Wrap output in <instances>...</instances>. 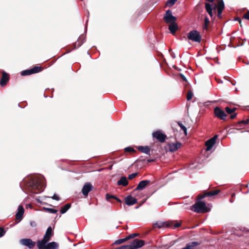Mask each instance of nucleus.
Instances as JSON below:
<instances>
[{"label": "nucleus", "instance_id": "nucleus-28", "mask_svg": "<svg viewBox=\"0 0 249 249\" xmlns=\"http://www.w3.org/2000/svg\"><path fill=\"white\" fill-rule=\"evenodd\" d=\"M227 117L226 113L221 109L219 108V118L225 120Z\"/></svg>", "mask_w": 249, "mask_h": 249}, {"label": "nucleus", "instance_id": "nucleus-6", "mask_svg": "<svg viewBox=\"0 0 249 249\" xmlns=\"http://www.w3.org/2000/svg\"><path fill=\"white\" fill-rule=\"evenodd\" d=\"M53 235V229L51 227H49L46 231L43 238L41 240H38L37 243H47Z\"/></svg>", "mask_w": 249, "mask_h": 249}, {"label": "nucleus", "instance_id": "nucleus-32", "mask_svg": "<svg viewBox=\"0 0 249 249\" xmlns=\"http://www.w3.org/2000/svg\"><path fill=\"white\" fill-rule=\"evenodd\" d=\"M124 152L132 153V152H135L136 150L132 147H127L124 149Z\"/></svg>", "mask_w": 249, "mask_h": 249}, {"label": "nucleus", "instance_id": "nucleus-31", "mask_svg": "<svg viewBox=\"0 0 249 249\" xmlns=\"http://www.w3.org/2000/svg\"><path fill=\"white\" fill-rule=\"evenodd\" d=\"M193 96V93L192 91L191 90H189L188 91L187 94V97H186L187 100L188 101H190V100L192 99Z\"/></svg>", "mask_w": 249, "mask_h": 249}, {"label": "nucleus", "instance_id": "nucleus-46", "mask_svg": "<svg viewBox=\"0 0 249 249\" xmlns=\"http://www.w3.org/2000/svg\"><path fill=\"white\" fill-rule=\"evenodd\" d=\"M236 115H237L236 113H234V114H231V115L230 118H231V119H234V118H235V117L236 116Z\"/></svg>", "mask_w": 249, "mask_h": 249}, {"label": "nucleus", "instance_id": "nucleus-15", "mask_svg": "<svg viewBox=\"0 0 249 249\" xmlns=\"http://www.w3.org/2000/svg\"><path fill=\"white\" fill-rule=\"evenodd\" d=\"M93 189V186L89 182L86 183L83 187L82 189V194L87 196L88 195L89 193Z\"/></svg>", "mask_w": 249, "mask_h": 249}, {"label": "nucleus", "instance_id": "nucleus-35", "mask_svg": "<svg viewBox=\"0 0 249 249\" xmlns=\"http://www.w3.org/2000/svg\"><path fill=\"white\" fill-rule=\"evenodd\" d=\"M177 1L175 0H168L166 2V5L169 7L172 6Z\"/></svg>", "mask_w": 249, "mask_h": 249}, {"label": "nucleus", "instance_id": "nucleus-43", "mask_svg": "<svg viewBox=\"0 0 249 249\" xmlns=\"http://www.w3.org/2000/svg\"><path fill=\"white\" fill-rule=\"evenodd\" d=\"M52 198L53 199L56 200H59L60 199L59 197L56 195V194H54L53 196L52 197Z\"/></svg>", "mask_w": 249, "mask_h": 249}, {"label": "nucleus", "instance_id": "nucleus-51", "mask_svg": "<svg viewBox=\"0 0 249 249\" xmlns=\"http://www.w3.org/2000/svg\"><path fill=\"white\" fill-rule=\"evenodd\" d=\"M218 83H219V84L220 83H222V81L221 80H219Z\"/></svg>", "mask_w": 249, "mask_h": 249}, {"label": "nucleus", "instance_id": "nucleus-17", "mask_svg": "<svg viewBox=\"0 0 249 249\" xmlns=\"http://www.w3.org/2000/svg\"><path fill=\"white\" fill-rule=\"evenodd\" d=\"M150 182L149 180H143L140 181L137 187L136 188V190H142L144 189Z\"/></svg>", "mask_w": 249, "mask_h": 249}, {"label": "nucleus", "instance_id": "nucleus-47", "mask_svg": "<svg viewBox=\"0 0 249 249\" xmlns=\"http://www.w3.org/2000/svg\"><path fill=\"white\" fill-rule=\"evenodd\" d=\"M209 23V18L207 17H206L205 18V24H207Z\"/></svg>", "mask_w": 249, "mask_h": 249}, {"label": "nucleus", "instance_id": "nucleus-16", "mask_svg": "<svg viewBox=\"0 0 249 249\" xmlns=\"http://www.w3.org/2000/svg\"><path fill=\"white\" fill-rule=\"evenodd\" d=\"M9 80V75L5 72H3L0 79V85L2 87L5 86Z\"/></svg>", "mask_w": 249, "mask_h": 249}, {"label": "nucleus", "instance_id": "nucleus-34", "mask_svg": "<svg viewBox=\"0 0 249 249\" xmlns=\"http://www.w3.org/2000/svg\"><path fill=\"white\" fill-rule=\"evenodd\" d=\"M177 1L175 0H168L166 2V5L169 7L172 6Z\"/></svg>", "mask_w": 249, "mask_h": 249}, {"label": "nucleus", "instance_id": "nucleus-3", "mask_svg": "<svg viewBox=\"0 0 249 249\" xmlns=\"http://www.w3.org/2000/svg\"><path fill=\"white\" fill-rule=\"evenodd\" d=\"M181 226V224L179 222H176L174 224V221H169L167 222H157L154 224V227H158V228H161L163 227H172L173 229H176Z\"/></svg>", "mask_w": 249, "mask_h": 249}, {"label": "nucleus", "instance_id": "nucleus-19", "mask_svg": "<svg viewBox=\"0 0 249 249\" xmlns=\"http://www.w3.org/2000/svg\"><path fill=\"white\" fill-rule=\"evenodd\" d=\"M125 202L127 205L131 206L137 203V199L129 195L125 198Z\"/></svg>", "mask_w": 249, "mask_h": 249}, {"label": "nucleus", "instance_id": "nucleus-40", "mask_svg": "<svg viewBox=\"0 0 249 249\" xmlns=\"http://www.w3.org/2000/svg\"><path fill=\"white\" fill-rule=\"evenodd\" d=\"M214 113L215 116L218 117V106L214 107Z\"/></svg>", "mask_w": 249, "mask_h": 249}, {"label": "nucleus", "instance_id": "nucleus-14", "mask_svg": "<svg viewBox=\"0 0 249 249\" xmlns=\"http://www.w3.org/2000/svg\"><path fill=\"white\" fill-rule=\"evenodd\" d=\"M20 243L27 247L29 249H32L36 245V243L29 238H24L20 241Z\"/></svg>", "mask_w": 249, "mask_h": 249}, {"label": "nucleus", "instance_id": "nucleus-5", "mask_svg": "<svg viewBox=\"0 0 249 249\" xmlns=\"http://www.w3.org/2000/svg\"><path fill=\"white\" fill-rule=\"evenodd\" d=\"M144 241L135 239L131 241L130 244L127 245V246L128 247V249H137L142 247L144 245Z\"/></svg>", "mask_w": 249, "mask_h": 249}, {"label": "nucleus", "instance_id": "nucleus-9", "mask_svg": "<svg viewBox=\"0 0 249 249\" xmlns=\"http://www.w3.org/2000/svg\"><path fill=\"white\" fill-rule=\"evenodd\" d=\"M154 138L157 139L160 142H164L167 138L166 135L161 130H157L152 133Z\"/></svg>", "mask_w": 249, "mask_h": 249}, {"label": "nucleus", "instance_id": "nucleus-53", "mask_svg": "<svg viewBox=\"0 0 249 249\" xmlns=\"http://www.w3.org/2000/svg\"><path fill=\"white\" fill-rule=\"evenodd\" d=\"M216 50L218 49V46H217L216 48Z\"/></svg>", "mask_w": 249, "mask_h": 249}, {"label": "nucleus", "instance_id": "nucleus-21", "mask_svg": "<svg viewBox=\"0 0 249 249\" xmlns=\"http://www.w3.org/2000/svg\"><path fill=\"white\" fill-rule=\"evenodd\" d=\"M18 210V212L16 214V218L17 220H19V221H20L24 213V209L21 205H19Z\"/></svg>", "mask_w": 249, "mask_h": 249}, {"label": "nucleus", "instance_id": "nucleus-33", "mask_svg": "<svg viewBox=\"0 0 249 249\" xmlns=\"http://www.w3.org/2000/svg\"><path fill=\"white\" fill-rule=\"evenodd\" d=\"M44 210H45L47 212L52 213H55L57 212V210L52 209V208H44Z\"/></svg>", "mask_w": 249, "mask_h": 249}, {"label": "nucleus", "instance_id": "nucleus-39", "mask_svg": "<svg viewBox=\"0 0 249 249\" xmlns=\"http://www.w3.org/2000/svg\"><path fill=\"white\" fill-rule=\"evenodd\" d=\"M249 122V119H247L246 120L241 121L239 122V123L240 124H248Z\"/></svg>", "mask_w": 249, "mask_h": 249}, {"label": "nucleus", "instance_id": "nucleus-24", "mask_svg": "<svg viewBox=\"0 0 249 249\" xmlns=\"http://www.w3.org/2000/svg\"><path fill=\"white\" fill-rule=\"evenodd\" d=\"M178 29V26L175 22L170 23L169 26V30L173 35H174L176 33Z\"/></svg>", "mask_w": 249, "mask_h": 249}, {"label": "nucleus", "instance_id": "nucleus-4", "mask_svg": "<svg viewBox=\"0 0 249 249\" xmlns=\"http://www.w3.org/2000/svg\"><path fill=\"white\" fill-rule=\"evenodd\" d=\"M187 37L193 41L200 43L201 41V36L196 30H194L187 34Z\"/></svg>", "mask_w": 249, "mask_h": 249}, {"label": "nucleus", "instance_id": "nucleus-12", "mask_svg": "<svg viewBox=\"0 0 249 249\" xmlns=\"http://www.w3.org/2000/svg\"><path fill=\"white\" fill-rule=\"evenodd\" d=\"M217 137L218 135H215L214 137L209 139L205 142V145L206 146V150L207 151H210L212 149L213 145L215 143Z\"/></svg>", "mask_w": 249, "mask_h": 249}, {"label": "nucleus", "instance_id": "nucleus-50", "mask_svg": "<svg viewBox=\"0 0 249 249\" xmlns=\"http://www.w3.org/2000/svg\"><path fill=\"white\" fill-rule=\"evenodd\" d=\"M207 1H208L209 2H213L214 0H206Z\"/></svg>", "mask_w": 249, "mask_h": 249}, {"label": "nucleus", "instance_id": "nucleus-1", "mask_svg": "<svg viewBox=\"0 0 249 249\" xmlns=\"http://www.w3.org/2000/svg\"><path fill=\"white\" fill-rule=\"evenodd\" d=\"M29 190L33 194H38L43 191L44 185L42 179L36 178L29 182Z\"/></svg>", "mask_w": 249, "mask_h": 249}, {"label": "nucleus", "instance_id": "nucleus-18", "mask_svg": "<svg viewBox=\"0 0 249 249\" xmlns=\"http://www.w3.org/2000/svg\"><path fill=\"white\" fill-rule=\"evenodd\" d=\"M205 8L207 12L212 18L213 17V10H214V11L215 12L216 8L218 9L217 6L216 5H215L213 7V5L210 4L209 3H205Z\"/></svg>", "mask_w": 249, "mask_h": 249}, {"label": "nucleus", "instance_id": "nucleus-20", "mask_svg": "<svg viewBox=\"0 0 249 249\" xmlns=\"http://www.w3.org/2000/svg\"><path fill=\"white\" fill-rule=\"evenodd\" d=\"M181 146V143L179 142L172 143L169 144V151L174 152L178 150Z\"/></svg>", "mask_w": 249, "mask_h": 249}, {"label": "nucleus", "instance_id": "nucleus-36", "mask_svg": "<svg viewBox=\"0 0 249 249\" xmlns=\"http://www.w3.org/2000/svg\"><path fill=\"white\" fill-rule=\"evenodd\" d=\"M115 197H116L115 196L112 195H110L109 194H107L106 195V198L107 201H109L110 199H112V198L115 199Z\"/></svg>", "mask_w": 249, "mask_h": 249}, {"label": "nucleus", "instance_id": "nucleus-7", "mask_svg": "<svg viewBox=\"0 0 249 249\" xmlns=\"http://www.w3.org/2000/svg\"><path fill=\"white\" fill-rule=\"evenodd\" d=\"M47 243H37V247L38 249H56L58 247V244L55 242Z\"/></svg>", "mask_w": 249, "mask_h": 249}, {"label": "nucleus", "instance_id": "nucleus-37", "mask_svg": "<svg viewBox=\"0 0 249 249\" xmlns=\"http://www.w3.org/2000/svg\"><path fill=\"white\" fill-rule=\"evenodd\" d=\"M138 173H135L130 174L128 176V179H130V180L134 178H135V177H136L138 176Z\"/></svg>", "mask_w": 249, "mask_h": 249}, {"label": "nucleus", "instance_id": "nucleus-27", "mask_svg": "<svg viewBox=\"0 0 249 249\" xmlns=\"http://www.w3.org/2000/svg\"><path fill=\"white\" fill-rule=\"evenodd\" d=\"M71 207V203H68L65 205L63 207L61 208V213L62 214H63L65 213Z\"/></svg>", "mask_w": 249, "mask_h": 249}, {"label": "nucleus", "instance_id": "nucleus-25", "mask_svg": "<svg viewBox=\"0 0 249 249\" xmlns=\"http://www.w3.org/2000/svg\"><path fill=\"white\" fill-rule=\"evenodd\" d=\"M128 184V181L125 177H122L118 181L117 184L118 185H122L123 186H126Z\"/></svg>", "mask_w": 249, "mask_h": 249}, {"label": "nucleus", "instance_id": "nucleus-2", "mask_svg": "<svg viewBox=\"0 0 249 249\" xmlns=\"http://www.w3.org/2000/svg\"><path fill=\"white\" fill-rule=\"evenodd\" d=\"M197 198L196 202L192 206L191 210L197 213H205L208 212L209 209L204 202H202Z\"/></svg>", "mask_w": 249, "mask_h": 249}, {"label": "nucleus", "instance_id": "nucleus-10", "mask_svg": "<svg viewBox=\"0 0 249 249\" xmlns=\"http://www.w3.org/2000/svg\"><path fill=\"white\" fill-rule=\"evenodd\" d=\"M163 19L166 23H171L175 22L177 18L172 15V11L170 10H168L165 12Z\"/></svg>", "mask_w": 249, "mask_h": 249}, {"label": "nucleus", "instance_id": "nucleus-49", "mask_svg": "<svg viewBox=\"0 0 249 249\" xmlns=\"http://www.w3.org/2000/svg\"><path fill=\"white\" fill-rule=\"evenodd\" d=\"M115 199L118 202H119L120 203L122 202V201L119 198L117 197L116 196Z\"/></svg>", "mask_w": 249, "mask_h": 249}, {"label": "nucleus", "instance_id": "nucleus-52", "mask_svg": "<svg viewBox=\"0 0 249 249\" xmlns=\"http://www.w3.org/2000/svg\"><path fill=\"white\" fill-rule=\"evenodd\" d=\"M151 161H152V160H148V161L150 162Z\"/></svg>", "mask_w": 249, "mask_h": 249}, {"label": "nucleus", "instance_id": "nucleus-38", "mask_svg": "<svg viewBox=\"0 0 249 249\" xmlns=\"http://www.w3.org/2000/svg\"><path fill=\"white\" fill-rule=\"evenodd\" d=\"M5 233V231L4 229L0 227V237H2Z\"/></svg>", "mask_w": 249, "mask_h": 249}, {"label": "nucleus", "instance_id": "nucleus-26", "mask_svg": "<svg viewBox=\"0 0 249 249\" xmlns=\"http://www.w3.org/2000/svg\"><path fill=\"white\" fill-rule=\"evenodd\" d=\"M225 7L224 3L223 0H219V18H220L222 11Z\"/></svg>", "mask_w": 249, "mask_h": 249}, {"label": "nucleus", "instance_id": "nucleus-23", "mask_svg": "<svg viewBox=\"0 0 249 249\" xmlns=\"http://www.w3.org/2000/svg\"><path fill=\"white\" fill-rule=\"evenodd\" d=\"M139 151L147 155H150V148L148 146H139L138 147Z\"/></svg>", "mask_w": 249, "mask_h": 249}, {"label": "nucleus", "instance_id": "nucleus-8", "mask_svg": "<svg viewBox=\"0 0 249 249\" xmlns=\"http://www.w3.org/2000/svg\"><path fill=\"white\" fill-rule=\"evenodd\" d=\"M43 70V68L40 66H35L33 68L29 70H26L23 71L21 72V74L22 76L29 75L32 74L36 73L41 71Z\"/></svg>", "mask_w": 249, "mask_h": 249}, {"label": "nucleus", "instance_id": "nucleus-44", "mask_svg": "<svg viewBox=\"0 0 249 249\" xmlns=\"http://www.w3.org/2000/svg\"><path fill=\"white\" fill-rule=\"evenodd\" d=\"M179 76L180 77V78H181V79L184 81H187V79L186 78V77L184 76L183 74H182V73H180L179 74Z\"/></svg>", "mask_w": 249, "mask_h": 249}, {"label": "nucleus", "instance_id": "nucleus-54", "mask_svg": "<svg viewBox=\"0 0 249 249\" xmlns=\"http://www.w3.org/2000/svg\"><path fill=\"white\" fill-rule=\"evenodd\" d=\"M215 80L217 81V78L216 77H215Z\"/></svg>", "mask_w": 249, "mask_h": 249}, {"label": "nucleus", "instance_id": "nucleus-29", "mask_svg": "<svg viewBox=\"0 0 249 249\" xmlns=\"http://www.w3.org/2000/svg\"><path fill=\"white\" fill-rule=\"evenodd\" d=\"M178 124L180 127L181 129L183 131L184 134L185 135H187V128L180 122H178Z\"/></svg>", "mask_w": 249, "mask_h": 249}, {"label": "nucleus", "instance_id": "nucleus-48", "mask_svg": "<svg viewBox=\"0 0 249 249\" xmlns=\"http://www.w3.org/2000/svg\"><path fill=\"white\" fill-rule=\"evenodd\" d=\"M234 20L239 21V23L241 24V19L240 18H235Z\"/></svg>", "mask_w": 249, "mask_h": 249}, {"label": "nucleus", "instance_id": "nucleus-13", "mask_svg": "<svg viewBox=\"0 0 249 249\" xmlns=\"http://www.w3.org/2000/svg\"><path fill=\"white\" fill-rule=\"evenodd\" d=\"M139 233H132L131 234H130L129 235L126 236L124 238L116 240L113 244L112 245H120L121 244L124 242H125L126 241H128L131 239H133L135 237L139 236Z\"/></svg>", "mask_w": 249, "mask_h": 249}, {"label": "nucleus", "instance_id": "nucleus-22", "mask_svg": "<svg viewBox=\"0 0 249 249\" xmlns=\"http://www.w3.org/2000/svg\"><path fill=\"white\" fill-rule=\"evenodd\" d=\"M200 243L198 242H192L186 244V246L181 249H195V248L199 245Z\"/></svg>", "mask_w": 249, "mask_h": 249}, {"label": "nucleus", "instance_id": "nucleus-45", "mask_svg": "<svg viewBox=\"0 0 249 249\" xmlns=\"http://www.w3.org/2000/svg\"><path fill=\"white\" fill-rule=\"evenodd\" d=\"M30 224V225L33 227H36L37 225L36 222L33 221H31Z\"/></svg>", "mask_w": 249, "mask_h": 249}, {"label": "nucleus", "instance_id": "nucleus-42", "mask_svg": "<svg viewBox=\"0 0 249 249\" xmlns=\"http://www.w3.org/2000/svg\"><path fill=\"white\" fill-rule=\"evenodd\" d=\"M243 18L249 20V11L244 15Z\"/></svg>", "mask_w": 249, "mask_h": 249}, {"label": "nucleus", "instance_id": "nucleus-41", "mask_svg": "<svg viewBox=\"0 0 249 249\" xmlns=\"http://www.w3.org/2000/svg\"><path fill=\"white\" fill-rule=\"evenodd\" d=\"M82 43V42H81L80 40H78L76 42H75V47H76V46H77V47H80Z\"/></svg>", "mask_w": 249, "mask_h": 249}, {"label": "nucleus", "instance_id": "nucleus-11", "mask_svg": "<svg viewBox=\"0 0 249 249\" xmlns=\"http://www.w3.org/2000/svg\"><path fill=\"white\" fill-rule=\"evenodd\" d=\"M218 194V189H215L214 190H211L209 192H204L202 194H200L197 196V199L201 200L205 197H212Z\"/></svg>", "mask_w": 249, "mask_h": 249}, {"label": "nucleus", "instance_id": "nucleus-30", "mask_svg": "<svg viewBox=\"0 0 249 249\" xmlns=\"http://www.w3.org/2000/svg\"><path fill=\"white\" fill-rule=\"evenodd\" d=\"M235 110H236V108H235V107L231 108L229 107H226L225 108V110H226V112L229 114H232L233 112H234L235 111Z\"/></svg>", "mask_w": 249, "mask_h": 249}]
</instances>
